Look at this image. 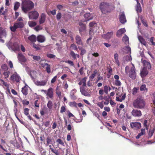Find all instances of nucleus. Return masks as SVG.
<instances>
[{
	"instance_id": "obj_8",
	"label": "nucleus",
	"mask_w": 155,
	"mask_h": 155,
	"mask_svg": "<svg viewBox=\"0 0 155 155\" xmlns=\"http://www.w3.org/2000/svg\"><path fill=\"white\" fill-rule=\"evenodd\" d=\"M132 65L133 66L131 68L129 71V75L132 79H135L136 77V74L135 70V67L133 64H132Z\"/></svg>"
},
{
	"instance_id": "obj_1",
	"label": "nucleus",
	"mask_w": 155,
	"mask_h": 155,
	"mask_svg": "<svg viewBox=\"0 0 155 155\" xmlns=\"http://www.w3.org/2000/svg\"><path fill=\"white\" fill-rule=\"evenodd\" d=\"M34 7L33 3L29 0H24L22 1L21 8L22 11L25 13L31 10Z\"/></svg>"
},
{
	"instance_id": "obj_42",
	"label": "nucleus",
	"mask_w": 155,
	"mask_h": 155,
	"mask_svg": "<svg viewBox=\"0 0 155 155\" xmlns=\"http://www.w3.org/2000/svg\"><path fill=\"white\" fill-rule=\"evenodd\" d=\"M97 73V71L96 70H94L92 74L91 75L90 78L91 79H93L96 76V74Z\"/></svg>"
},
{
	"instance_id": "obj_9",
	"label": "nucleus",
	"mask_w": 155,
	"mask_h": 155,
	"mask_svg": "<svg viewBox=\"0 0 155 155\" xmlns=\"http://www.w3.org/2000/svg\"><path fill=\"white\" fill-rule=\"evenodd\" d=\"M48 79L41 81H37L35 82V84L38 86H44L46 85L47 84Z\"/></svg>"
},
{
	"instance_id": "obj_43",
	"label": "nucleus",
	"mask_w": 155,
	"mask_h": 155,
	"mask_svg": "<svg viewBox=\"0 0 155 155\" xmlns=\"http://www.w3.org/2000/svg\"><path fill=\"white\" fill-rule=\"evenodd\" d=\"M139 89L138 87H134L132 90V93L133 95L135 94L137 92L138 90Z\"/></svg>"
},
{
	"instance_id": "obj_52",
	"label": "nucleus",
	"mask_w": 155,
	"mask_h": 155,
	"mask_svg": "<svg viewBox=\"0 0 155 155\" xmlns=\"http://www.w3.org/2000/svg\"><path fill=\"white\" fill-rule=\"evenodd\" d=\"M115 84L117 86H120L121 84V83L119 80H115Z\"/></svg>"
},
{
	"instance_id": "obj_55",
	"label": "nucleus",
	"mask_w": 155,
	"mask_h": 155,
	"mask_svg": "<svg viewBox=\"0 0 155 155\" xmlns=\"http://www.w3.org/2000/svg\"><path fill=\"white\" fill-rule=\"evenodd\" d=\"M61 14L60 12H58L57 13L56 17H57V19L58 20H59L61 17Z\"/></svg>"
},
{
	"instance_id": "obj_36",
	"label": "nucleus",
	"mask_w": 155,
	"mask_h": 155,
	"mask_svg": "<svg viewBox=\"0 0 155 155\" xmlns=\"http://www.w3.org/2000/svg\"><path fill=\"white\" fill-rule=\"evenodd\" d=\"M20 5V4L18 2H15L14 6V9L16 11L17 10Z\"/></svg>"
},
{
	"instance_id": "obj_56",
	"label": "nucleus",
	"mask_w": 155,
	"mask_h": 155,
	"mask_svg": "<svg viewBox=\"0 0 155 155\" xmlns=\"http://www.w3.org/2000/svg\"><path fill=\"white\" fill-rule=\"evenodd\" d=\"M2 68L5 70H6L8 69V67L6 64H4L2 65Z\"/></svg>"
},
{
	"instance_id": "obj_32",
	"label": "nucleus",
	"mask_w": 155,
	"mask_h": 155,
	"mask_svg": "<svg viewBox=\"0 0 155 155\" xmlns=\"http://www.w3.org/2000/svg\"><path fill=\"white\" fill-rule=\"evenodd\" d=\"M122 40L125 44H127L128 43L129 38L125 35V36L123 38Z\"/></svg>"
},
{
	"instance_id": "obj_4",
	"label": "nucleus",
	"mask_w": 155,
	"mask_h": 155,
	"mask_svg": "<svg viewBox=\"0 0 155 155\" xmlns=\"http://www.w3.org/2000/svg\"><path fill=\"white\" fill-rule=\"evenodd\" d=\"M39 15L38 12L35 11H31L28 13V17L30 19H37Z\"/></svg>"
},
{
	"instance_id": "obj_47",
	"label": "nucleus",
	"mask_w": 155,
	"mask_h": 155,
	"mask_svg": "<svg viewBox=\"0 0 155 155\" xmlns=\"http://www.w3.org/2000/svg\"><path fill=\"white\" fill-rule=\"evenodd\" d=\"M35 30L38 31L42 29V28L41 26L38 25L34 28Z\"/></svg>"
},
{
	"instance_id": "obj_40",
	"label": "nucleus",
	"mask_w": 155,
	"mask_h": 155,
	"mask_svg": "<svg viewBox=\"0 0 155 155\" xmlns=\"http://www.w3.org/2000/svg\"><path fill=\"white\" fill-rule=\"evenodd\" d=\"M10 74V72L9 71H6L4 72L3 74L5 78H7L9 77Z\"/></svg>"
},
{
	"instance_id": "obj_21",
	"label": "nucleus",
	"mask_w": 155,
	"mask_h": 155,
	"mask_svg": "<svg viewBox=\"0 0 155 155\" xmlns=\"http://www.w3.org/2000/svg\"><path fill=\"white\" fill-rule=\"evenodd\" d=\"M15 24L18 28H22L24 26L23 21H16L15 23Z\"/></svg>"
},
{
	"instance_id": "obj_20",
	"label": "nucleus",
	"mask_w": 155,
	"mask_h": 155,
	"mask_svg": "<svg viewBox=\"0 0 155 155\" xmlns=\"http://www.w3.org/2000/svg\"><path fill=\"white\" fill-rule=\"evenodd\" d=\"M148 71L146 68L144 67L140 71V75L142 77H144L148 74Z\"/></svg>"
},
{
	"instance_id": "obj_63",
	"label": "nucleus",
	"mask_w": 155,
	"mask_h": 155,
	"mask_svg": "<svg viewBox=\"0 0 155 155\" xmlns=\"http://www.w3.org/2000/svg\"><path fill=\"white\" fill-rule=\"evenodd\" d=\"M38 101L37 100L35 101L34 103L35 106L37 107H38L39 106V103H38Z\"/></svg>"
},
{
	"instance_id": "obj_7",
	"label": "nucleus",
	"mask_w": 155,
	"mask_h": 155,
	"mask_svg": "<svg viewBox=\"0 0 155 155\" xmlns=\"http://www.w3.org/2000/svg\"><path fill=\"white\" fill-rule=\"evenodd\" d=\"M130 126L131 128L134 130H137L141 127V124L137 122L130 123Z\"/></svg>"
},
{
	"instance_id": "obj_6",
	"label": "nucleus",
	"mask_w": 155,
	"mask_h": 155,
	"mask_svg": "<svg viewBox=\"0 0 155 155\" xmlns=\"http://www.w3.org/2000/svg\"><path fill=\"white\" fill-rule=\"evenodd\" d=\"M131 114L134 117H139L142 116V112L140 110L133 109L131 112Z\"/></svg>"
},
{
	"instance_id": "obj_28",
	"label": "nucleus",
	"mask_w": 155,
	"mask_h": 155,
	"mask_svg": "<svg viewBox=\"0 0 155 155\" xmlns=\"http://www.w3.org/2000/svg\"><path fill=\"white\" fill-rule=\"evenodd\" d=\"M79 25L81 28H80V32L82 31L85 30L86 28L85 25L83 24L81 22L79 23Z\"/></svg>"
},
{
	"instance_id": "obj_13",
	"label": "nucleus",
	"mask_w": 155,
	"mask_h": 155,
	"mask_svg": "<svg viewBox=\"0 0 155 155\" xmlns=\"http://www.w3.org/2000/svg\"><path fill=\"white\" fill-rule=\"evenodd\" d=\"M80 92L83 95L88 97L90 96V94L85 90L84 87H80Z\"/></svg>"
},
{
	"instance_id": "obj_31",
	"label": "nucleus",
	"mask_w": 155,
	"mask_h": 155,
	"mask_svg": "<svg viewBox=\"0 0 155 155\" xmlns=\"http://www.w3.org/2000/svg\"><path fill=\"white\" fill-rule=\"evenodd\" d=\"M71 56L74 59H75L77 57L78 58H79V56L78 54H75L73 51H71L70 53Z\"/></svg>"
},
{
	"instance_id": "obj_51",
	"label": "nucleus",
	"mask_w": 155,
	"mask_h": 155,
	"mask_svg": "<svg viewBox=\"0 0 155 155\" xmlns=\"http://www.w3.org/2000/svg\"><path fill=\"white\" fill-rule=\"evenodd\" d=\"M108 89H109V86H108L107 85H105L104 86V92L107 94L108 93Z\"/></svg>"
},
{
	"instance_id": "obj_27",
	"label": "nucleus",
	"mask_w": 155,
	"mask_h": 155,
	"mask_svg": "<svg viewBox=\"0 0 155 155\" xmlns=\"http://www.w3.org/2000/svg\"><path fill=\"white\" fill-rule=\"evenodd\" d=\"M84 18H86L85 20H84V21H88L93 18L91 16V15L90 13H87L85 14L84 15Z\"/></svg>"
},
{
	"instance_id": "obj_10",
	"label": "nucleus",
	"mask_w": 155,
	"mask_h": 155,
	"mask_svg": "<svg viewBox=\"0 0 155 155\" xmlns=\"http://www.w3.org/2000/svg\"><path fill=\"white\" fill-rule=\"evenodd\" d=\"M89 26L90 27L89 34L91 35L92 33L93 32V31H94V28L97 27V24L95 22H92L90 23Z\"/></svg>"
},
{
	"instance_id": "obj_57",
	"label": "nucleus",
	"mask_w": 155,
	"mask_h": 155,
	"mask_svg": "<svg viewBox=\"0 0 155 155\" xmlns=\"http://www.w3.org/2000/svg\"><path fill=\"white\" fill-rule=\"evenodd\" d=\"M97 105L100 107L101 109L103 108L104 107V105L102 102H98L97 104Z\"/></svg>"
},
{
	"instance_id": "obj_45",
	"label": "nucleus",
	"mask_w": 155,
	"mask_h": 155,
	"mask_svg": "<svg viewBox=\"0 0 155 155\" xmlns=\"http://www.w3.org/2000/svg\"><path fill=\"white\" fill-rule=\"evenodd\" d=\"M47 65L46 67V70L48 73H50L51 72V65L49 64H46Z\"/></svg>"
},
{
	"instance_id": "obj_15",
	"label": "nucleus",
	"mask_w": 155,
	"mask_h": 155,
	"mask_svg": "<svg viewBox=\"0 0 155 155\" xmlns=\"http://www.w3.org/2000/svg\"><path fill=\"white\" fill-rule=\"evenodd\" d=\"M120 21L122 23H124L126 21L125 14L124 12H122L120 15Z\"/></svg>"
},
{
	"instance_id": "obj_64",
	"label": "nucleus",
	"mask_w": 155,
	"mask_h": 155,
	"mask_svg": "<svg viewBox=\"0 0 155 155\" xmlns=\"http://www.w3.org/2000/svg\"><path fill=\"white\" fill-rule=\"evenodd\" d=\"M52 141L51 140L49 137H48L47 139V145H48Z\"/></svg>"
},
{
	"instance_id": "obj_50",
	"label": "nucleus",
	"mask_w": 155,
	"mask_h": 155,
	"mask_svg": "<svg viewBox=\"0 0 155 155\" xmlns=\"http://www.w3.org/2000/svg\"><path fill=\"white\" fill-rule=\"evenodd\" d=\"M125 60L127 61H130L131 60V58L130 56L127 55L124 58Z\"/></svg>"
},
{
	"instance_id": "obj_26",
	"label": "nucleus",
	"mask_w": 155,
	"mask_h": 155,
	"mask_svg": "<svg viewBox=\"0 0 155 155\" xmlns=\"http://www.w3.org/2000/svg\"><path fill=\"white\" fill-rule=\"evenodd\" d=\"M28 39L31 42H35L36 41V37L34 35H32L29 36L28 38Z\"/></svg>"
},
{
	"instance_id": "obj_39",
	"label": "nucleus",
	"mask_w": 155,
	"mask_h": 155,
	"mask_svg": "<svg viewBox=\"0 0 155 155\" xmlns=\"http://www.w3.org/2000/svg\"><path fill=\"white\" fill-rule=\"evenodd\" d=\"M11 30L12 32H15L16 29L18 28L16 27V26L15 25V23L14 24V25L13 26H11L10 27Z\"/></svg>"
},
{
	"instance_id": "obj_37",
	"label": "nucleus",
	"mask_w": 155,
	"mask_h": 155,
	"mask_svg": "<svg viewBox=\"0 0 155 155\" xmlns=\"http://www.w3.org/2000/svg\"><path fill=\"white\" fill-rule=\"evenodd\" d=\"M21 91L22 93L25 95H26L28 94L27 89L26 87L22 88Z\"/></svg>"
},
{
	"instance_id": "obj_5",
	"label": "nucleus",
	"mask_w": 155,
	"mask_h": 155,
	"mask_svg": "<svg viewBox=\"0 0 155 155\" xmlns=\"http://www.w3.org/2000/svg\"><path fill=\"white\" fill-rule=\"evenodd\" d=\"M21 79L19 75L16 72H15L12 75L10 78L11 80L18 82Z\"/></svg>"
},
{
	"instance_id": "obj_29",
	"label": "nucleus",
	"mask_w": 155,
	"mask_h": 155,
	"mask_svg": "<svg viewBox=\"0 0 155 155\" xmlns=\"http://www.w3.org/2000/svg\"><path fill=\"white\" fill-rule=\"evenodd\" d=\"M114 58L116 64L118 66H119L120 63L118 60V55L117 53H116L114 55Z\"/></svg>"
},
{
	"instance_id": "obj_35",
	"label": "nucleus",
	"mask_w": 155,
	"mask_h": 155,
	"mask_svg": "<svg viewBox=\"0 0 155 155\" xmlns=\"http://www.w3.org/2000/svg\"><path fill=\"white\" fill-rule=\"evenodd\" d=\"M28 24L29 26L31 27H33L36 25V22L33 21H28Z\"/></svg>"
},
{
	"instance_id": "obj_54",
	"label": "nucleus",
	"mask_w": 155,
	"mask_h": 155,
	"mask_svg": "<svg viewBox=\"0 0 155 155\" xmlns=\"http://www.w3.org/2000/svg\"><path fill=\"white\" fill-rule=\"evenodd\" d=\"M145 129H142L141 130V132L139 134L141 136L144 134L145 133Z\"/></svg>"
},
{
	"instance_id": "obj_59",
	"label": "nucleus",
	"mask_w": 155,
	"mask_h": 155,
	"mask_svg": "<svg viewBox=\"0 0 155 155\" xmlns=\"http://www.w3.org/2000/svg\"><path fill=\"white\" fill-rule=\"evenodd\" d=\"M29 109L27 108H26L24 109V114L26 115H28L29 114Z\"/></svg>"
},
{
	"instance_id": "obj_22",
	"label": "nucleus",
	"mask_w": 155,
	"mask_h": 155,
	"mask_svg": "<svg viewBox=\"0 0 155 155\" xmlns=\"http://www.w3.org/2000/svg\"><path fill=\"white\" fill-rule=\"evenodd\" d=\"M138 38L139 41L141 43V44L145 46H147V43L144 39L142 36L139 35L138 36Z\"/></svg>"
},
{
	"instance_id": "obj_30",
	"label": "nucleus",
	"mask_w": 155,
	"mask_h": 155,
	"mask_svg": "<svg viewBox=\"0 0 155 155\" xmlns=\"http://www.w3.org/2000/svg\"><path fill=\"white\" fill-rule=\"evenodd\" d=\"M154 130L155 128L153 127L152 129H150L149 130L148 133L149 137L150 138L152 136L154 132Z\"/></svg>"
},
{
	"instance_id": "obj_58",
	"label": "nucleus",
	"mask_w": 155,
	"mask_h": 155,
	"mask_svg": "<svg viewBox=\"0 0 155 155\" xmlns=\"http://www.w3.org/2000/svg\"><path fill=\"white\" fill-rule=\"evenodd\" d=\"M57 142H58L59 144L61 145H64V143L60 139H58L57 140Z\"/></svg>"
},
{
	"instance_id": "obj_3",
	"label": "nucleus",
	"mask_w": 155,
	"mask_h": 155,
	"mask_svg": "<svg viewBox=\"0 0 155 155\" xmlns=\"http://www.w3.org/2000/svg\"><path fill=\"white\" fill-rule=\"evenodd\" d=\"M100 8L102 13L106 14L110 12L114 8V7L112 5H109L108 3L102 2L100 4Z\"/></svg>"
},
{
	"instance_id": "obj_46",
	"label": "nucleus",
	"mask_w": 155,
	"mask_h": 155,
	"mask_svg": "<svg viewBox=\"0 0 155 155\" xmlns=\"http://www.w3.org/2000/svg\"><path fill=\"white\" fill-rule=\"evenodd\" d=\"M47 107L49 109H51L52 107L53 104L52 102L51 101H49L47 104Z\"/></svg>"
},
{
	"instance_id": "obj_17",
	"label": "nucleus",
	"mask_w": 155,
	"mask_h": 155,
	"mask_svg": "<svg viewBox=\"0 0 155 155\" xmlns=\"http://www.w3.org/2000/svg\"><path fill=\"white\" fill-rule=\"evenodd\" d=\"M46 15L45 13H42L40 16V18L39 21V23L40 24L43 23L45 20Z\"/></svg>"
},
{
	"instance_id": "obj_14",
	"label": "nucleus",
	"mask_w": 155,
	"mask_h": 155,
	"mask_svg": "<svg viewBox=\"0 0 155 155\" xmlns=\"http://www.w3.org/2000/svg\"><path fill=\"white\" fill-rule=\"evenodd\" d=\"M18 60L21 62H24L26 61V59L22 53H19L18 56Z\"/></svg>"
},
{
	"instance_id": "obj_60",
	"label": "nucleus",
	"mask_w": 155,
	"mask_h": 155,
	"mask_svg": "<svg viewBox=\"0 0 155 155\" xmlns=\"http://www.w3.org/2000/svg\"><path fill=\"white\" fill-rule=\"evenodd\" d=\"M66 109L64 106H62L61 107L60 112L63 113L65 111Z\"/></svg>"
},
{
	"instance_id": "obj_24",
	"label": "nucleus",
	"mask_w": 155,
	"mask_h": 155,
	"mask_svg": "<svg viewBox=\"0 0 155 155\" xmlns=\"http://www.w3.org/2000/svg\"><path fill=\"white\" fill-rule=\"evenodd\" d=\"M37 40L39 42L42 43L45 41V37L42 35H39L37 38Z\"/></svg>"
},
{
	"instance_id": "obj_44",
	"label": "nucleus",
	"mask_w": 155,
	"mask_h": 155,
	"mask_svg": "<svg viewBox=\"0 0 155 155\" xmlns=\"http://www.w3.org/2000/svg\"><path fill=\"white\" fill-rule=\"evenodd\" d=\"M140 90L141 91H147V89L146 87V86L145 84L142 85L140 87Z\"/></svg>"
},
{
	"instance_id": "obj_53",
	"label": "nucleus",
	"mask_w": 155,
	"mask_h": 155,
	"mask_svg": "<svg viewBox=\"0 0 155 155\" xmlns=\"http://www.w3.org/2000/svg\"><path fill=\"white\" fill-rule=\"evenodd\" d=\"M71 47L73 49L77 51L78 49L76 45L74 44H72L71 45Z\"/></svg>"
},
{
	"instance_id": "obj_12",
	"label": "nucleus",
	"mask_w": 155,
	"mask_h": 155,
	"mask_svg": "<svg viewBox=\"0 0 155 155\" xmlns=\"http://www.w3.org/2000/svg\"><path fill=\"white\" fill-rule=\"evenodd\" d=\"M113 34V31L108 32L106 34L102 35V37L106 39H109L112 36Z\"/></svg>"
},
{
	"instance_id": "obj_62",
	"label": "nucleus",
	"mask_w": 155,
	"mask_h": 155,
	"mask_svg": "<svg viewBox=\"0 0 155 155\" xmlns=\"http://www.w3.org/2000/svg\"><path fill=\"white\" fill-rule=\"evenodd\" d=\"M153 37H151L150 39V42L152 43V45H155V42L153 41Z\"/></svg>"
},
{
	"instance_id": "obj_38",
	"label": "nucleus",
	"mask_w": 155,
	"mask_h": 155,
	"mask_svg": "<svg viewBox=\"0 0 155 155\" xmlns=\"http://www.w3.org/2000/svg\"><path fill=\"white\" fill-rule=\"evenodd\" d=\"M46 55L48 57L50 58H55L56 57L55 55L49 53H47Z\"/></svg>"
},
{
	"instance_id": "obj_25",
	"label": "nucleus",
	"mask_w": 155,
	"mask_h": 155,
	"mask_svg": "<svg viewBox=\"0 0 155 155\" xmlns=\"http://www.w3.org/2000/svg\"><path fill=\"white\" fill-rule=\"evenodd\" d=\"M126 31L125 28H121L118 30L117 33V36L118 37L121 36Z\"/></svg>"
},
{
	"instance_id": "obj_49",
	"label": "nucleus",
	"mask_w": 155,
	"mask_h": 155,
	"mask_svg": "<svg viewBox=\"0 0 155 155\" xmlns=\"http://www.w3.org/2000/svg\"><path fill=\"white\" fill-rule=\"evenodd\" d=\"M56 93L58 96L60 97L61 96V92L58 89V87H57L56 89Z\"/></svg>"
},
{
	"instance_id": "obj_34",
	"label": "nucleus",
	"mask_w": 155,
	"mask_h": 155,
	"mask_svg": "<svg viewBox=\"0 0 155 155\" xmlns=\"http://www.w3.org/2000/svg\"><path fill=\"white\" fill-rule=\"evenodd\" d=\"M69 104L71 107H74L77 108V104L75 101L70 102L69 103Z\"/></svg>"
},
{
	"instance_id": "obj_18",
	"label": "nucleus",
	"mask_w": 155,
	"mask_h": 155,
	"mask_svg": "<svg viewBox=\"0 0 155 155\" xmlns=\"http://www.w3.org/2000/svg\"><path fill=\"white\" fill-rule=\"evenodd\" d=\"M76 43L78 45H83V44L81 40V37L79 35H77L75 37Z\"/></svg>"
},
{
	"instance_id": "obj_2",
	"label": "nucleus",
	"mask_w": 155,
	"mask_h": 155,
	"mask_svg": "<svg viewBox=\"0 0 155 155\" xmlns=\"http://www.w3.org/2000/svg\"><path fill=\"white\" fill-rule=\"evenodd\" d=\"M133 105L135 108L140 109H143L146 105V102L142 97H137L134 101Z\"/></svg>"
},
{
	"instance_id": "obj_23",
	"label": "nucleus",
	"mask_w": 155,
	"mask_h": 155,
	"mask_svg": "<svg viewBox=\"0 0 155 155\" xmlns=\"http://www.w3.org/2000/svg\"><path fill=\"white\" fill-rule=\"evenodd\" d=\"M87 79V78L85 77L82 78L80 81L78 83V84L81 85L82 84V86L81 87H84L86 86V82Z\"/></svg>"
},
{
	"instance_id": "obj_11",
	"label": "nucleus",
	"mask_w": 155,
	"mask_h": 155,
	"mask_svg": "<svg viewBox=\"0 0 155 155\" xmlns=\"http://www.w3.org/2000/svg\"><path fill=\"white\" fill-rule=\"evenodd\" d=\"M46 95L49 98L52 99L53 96V91L52 88H50L48 90Z\"/></svg>"
},
{
	"instance_id": "obj_16",
	"label": "nucleus",
	"mask_w": 155,
	"mask_h": 155,
	"mask_svg": "<svg viewBox=\"0 0 155 155\" xmlns=\"http://www.w3.org/2000/svg\"><path fill=\"white\" fill-rule=\"evenodd\" d=\"M76 92V90L75 89L72 90L70 93V96L71 99L73 100H76L77 99L76 96L74 94Z\"/></svg>"
},
{
	"instance_id": "obj_19",
	"label": "nucleus",
	"mask_w": 155,
	"mask_h": 155,
	"mask_svg": "<svg viewBox=\"0 0 155 155\" xmlns=\"http://www.w3.org/2000/svg\"><path fill=\"white\" fill-rule=\"evenodd\" d=\"M143 63L144 67L145 68L146 67L148 69H151V66L150 63L148 61L145 60H144L143 62Z\"/></svg>"
},
{
	"instance_id": "obj_61",
	"label": "nucleus",
	"mask_w": 155,
	"mask_h": 155,
	"mask_svg": "<svg viewBox=\"0 0 155 155\" xmlns=\"http://www.w3.org/2000/svg\"><path fill=\"white\" fill-rule=\"evenodd\" d=\"M65 62L66 63H68V64H70L71 66H74V64L73 63V62L71 61L68 60L67 61H66Z\"/></svg>"
},
{
	"instance_id": "obj_48",
	"label": "nucleus",
	"mask_w": 155,
	"mask_h": 155,
	"mask_svg": "<svg viewBox=\"0 0 155 155\" xmlns=\"http://www.w3.org/2000/svg\"><path fill=\"white\" fill-rule=\"evenodd\" d=\"M1 83L5 86L7 88L9 87V85L7 82H5L3 80H1Z\"/></svg>"
},
{
	"instance_id": "obj_41",
	"label": "nucleus",
	"mask_w": 155,
	"mask_h": 155,
	"mask_svg": "<svg viewBox=\"0 0 155 155\" xmlns=\"http://www.w3.org/2000/svg\"><path fill=\"white\" fill-rule=\"evenodd\" d=\"M125 50L127 51L126 52L127 54H130L131 53V48L128 46H127L125 48Z\"/></svg>"
},
{
	"instance_id": "obj_33",
	"label": "nucleus",
	"mask_w": 155,
	"mask_h": 155,
	"mask_svg": "<svg viewBox=\"0 0 155 155\" xmlns=\"http://www.w3.org/2000/svg\"><path fill=\"white\" fill-rule=\"evenodd\" d=\"M30 55L32 57V58L34 60L37 61H39L40 60L41 58L40 56L34 55L33 54Z\"/></svg>"
}]
</instances>
